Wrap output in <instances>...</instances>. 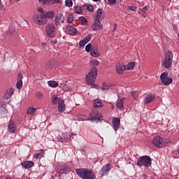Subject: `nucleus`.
Returning a JSON list of instances; mask_svg holds the SVG:
<instances>
[{"label": "nucleus", "instance_id": "f257e3e1", "mask_svg": "<svg viewBox=\"0 0 179 179\" xmlns=\"http://www.w3.org/2000/svg\"><path fill=\"white\" fill-rule=\"evenodd\" d=\"M76 173L80 178L83 179H94L96 178V175L93 170L89 169H76Z\"/></svg>", "mask_w": 179, "mask_h": 179}, {"label": "nucleus", "instance_id": "f03ea898", "mask_svg": "<svg viewBox=\"0 0 179 179\" xmlns=\"http://www.w3.org/2000/svg\"><path fill=\"white\" fill-rule=\"evenodd\" d=\"M137 166L140 167H150L152 166V158L148 155L138 157L137 159Z\"/></svg>", "mask_w": 179, "mask_h": 179}, {"label": "nucleus", "instance_id": "7ed1b4c3", "mask_svg": "<svg viewBox=\"0 0 179 179\" xmlns=\"http://www.w3.org/2000/svg\"><path fill=\"white\" fill-rule=\"evenodd\" d=\"M96 78H97V69L93 67L86 76L85 80L87 85H92L96 82Z\"/></svg>", "mask_w": 179, "mask_h": 179}, {"label": "nucleus", "instance_id": "20e7f679", "mask_svg": "<svg viewBox=\"0 0 179 179\" xmlns=\"http://www.w3.org/2000/svg\"><path fill=\"white\" fill-rule=\"evenodd\" d=\"M173 64V52L169 50L165 54L163 65L165 69H170Z\"/></svg>", "mask_w": 179, "mask_h": 179}, {"label": "nucleus", "instance_id": "39448f33", "mask_svg": "<svg viewBox=\"0 0 179 179\" xmlns=\"http://www.w3.org/2000/svg\"><path fill=\"white\" fill-rule=\"evenodd\" d=\"M170 143V140L162 138L160 136H155L153 138L152 143L157 148H164L167 143Z\"/></svg>", "mask_w": 179, "mask_h": 179}, {"label": "nucleus", "instance_id": "423d86ee", "mask_svg": "<svg viewBox=\"0 0 179 179\" xmlns=\"http://www.w3.org/2000/svg\"><path fill=\"white\" fill-rule=\"evenodd\" d=\"M45 33L48 37L50 38H53L55 37V34H57V28L54 24H48L45 27Z\"/></svg>", "mask_w": 179, "mask_h": 179}, {"label": "nucleus", "instance_id": "0eeeda50", "mask_svg": "<svg viewBox=\"0 0 179 179\" xmlns=\"http://www.w3.org/2000/svg\"><path fill=\"white\" fill-rule=\"evenodd\" d=\"M47 20L45 14H37L34 16V22L36 24H38V26L46 24Z\"/></svg>", "mask_w": 179, "mask_h": 179}, {"label": "nucleus", "instance_id": "6e6552de", "mask_svg": "<svg viewBox=\"0 0 179 179\" xmlns=\"http://www.w3.org/2000/svg\"><path fill=\"white\" fill-rule=\"evenodd\" d=\"M160 79L163 85L165 86H169V85H171V83H173V79L169 77V73L166 72H164L161 74Z\"/></svg>", "mask_w": 179, "mask_h": 179}, {"label": "nucleus", "instance_id": "1a4fd4ad", "mask_svg": "<svg viewBox=\"0 0 179 179\" xmlns=\"http://www.w3.org/2000/svg\"><path fill=\"white\" fill-rule=\"evenodd\" d=\"M110 170H111V165H110V164H105L99 171L100 177H103L106 176V174H108Z\"/></svg>", "mask_w": 179, "mask_h": 179}, {"label": "nucleus", "instance_id": "9d476101", "mask_svg": "<svg viewBox=\"0 0 179 179\" xmlns=\"http://www.w3.org/2000/svg\"><path fill=\"white\" fill-rule=\"evenodd\" d=\"M103 29V24H101V22L97 20H94V22L92 26V30L93 31H99V30H101Z\"/></svg>", "mask_w": 179, "mask_h": 179}, {"label": "nucleus", "instance_id": "9b49d317", "mask_svg": "<svg viewBox=\"0 0 179 179\" xmlns=\"http://www.w3.org/2000/svg\"><path fill=\"white\" fill-rule=\"evenodd\" d=\"M92 118L90 119V121H93V120H95L96 121H101V118H103V115L101 113L97 112V110H92L90 113Z\"/></svg>", "mask_w": 179, "mask_h": 179}, {"label": "nucleus", "instance_id": "f8f14e48", "mask_svg": "<svg viewBox=\"0 0 179 179\" xmlns=\"http://www.w3.org/2000/svg\"><path fill=\"white\" fill-rule=\"evenodd\" d=\"M103 19H104V12H103V9L99 8L96 10V13L94 17V20L101 22Z\"/></svg>", "mask_w": 179, "mask_h": 179}, {"label": "nucleus", "instance_id": "ddd939ff", "mask_svg": "<svg viewBox=\"0 0 179 179\" xmlns=\"http://www.w3.org/2000/svg\"><path fill=\"white\" fill-rule=\"evenodd\" d=\"M113 128L117 132L120 129V125H121V120L120 117H113L112 120Z\"/></svg>", "mask_w": 179, "mask_h": 179}, {"label": "nucleus", "instance_id": "4468645a", "mask_svg": "<svg viewBox=\"0 0 179 179\" xmlns=\"http://www.w3.org/2000/svg\"><path fill=\"white\" fill-rule=\"evenodd\" d=\"M124 103H125V97L119 98L116 103V107L120 111H124Z\"/></svg>", "mask_w": 179, "mask_h": 179}, {"label": "nucleus", "instance_id": "2eb2a0df", "mask_svg": "<svg viewBox=\"0 0 179 179\" xmlns=\"http://www.w3.org/2000/svg\"><path fill=\"white\" fill-rule=\"evenodd\" d=\"M55 171L57 174H64V173H68V167L66 165H59L55 168Z\"/></svg>", "mask_w": 179, "mask_h": 179}, {"label": "nucleus", "instance_id": "dca6fc26", "mask_svg": "<svg viewBox=\"0 0 179 179\" xmlns=\"http://www.w3.org/2000/svg\"><path fill=\"white\" fill-rule=\"evenodd\" d=\"M65 101L62 98L59 97L58 102V111L59 113H64L65 111Z\"/></svg>", "mask_w": 179, "mask_h": 179}, {"label": "nucleus", "instance_id": "f3484780", "mask_svg": "<svg viewBox=\"0 0 179 179\" xmlns=\"http://www.w3.org/2000/svg\"><path fill=\"white\" fill-rule=\"evenodd\" d=\"M116 72L118 75H122L124 73V71H125V66L121 64L120 63H117L115 66Z\"/></svg>", "mask_w": 179, "mask_h": 179}, {"label": "nucleus", "instance_id": "a211bd4d", "mask_svg": "<svg viewBox=\"0 0 179 179\" xmlns=\"http://www.w3.org/2000/svg\"><path fill=\"white\" fill-rule=\"evenodd\" d=\"M13 93H15V89L13 88H10L6 90L5 95L3 96V99L5 100H8L13 96Z\"/></svg>", "mask_w": 179, "mask_h": 179}, {"label": "nucleus", "instance_id": "6ab92c4d", "mask_svg": "<svg viewBox=\"0 0 179 179\" xmlns=\"http://www.w3.org/2000/svg\"><path fill=\"white\" fill-rule=\"evenodd\" d=\"M64 14H59L55 17V24L56 26H59L64 23Z\"/></svg>", "mask_w": 179, "mask_h": 179}, {"label": "nucleus", "instance_id": "aec40b11", "mask_svg": "<svg viewBox=\"0 0 179 179\" xmlns=\"http://www.w3.org/2000/svg\"><path fill=\"white\" fill-rule=\"evenodd\" d=\"M92 34H88L83 41H80L79 43L80 47H85L89 43L90 40H92Z\"/></svg>", "mask_w": 179, "mask_h": 179}, {"label": "nucleus", "instance_id": "412c9836", "mask_svg": "<svg viewBox=\"0 0 179 179\" xmlns=\"http://www.w3.org/2000/svg\"><path fill=\"white\" fill-rule=\"evenodd\" d=\"M8 129L10 134H15V132H16V125L15 124V122L10 120Z\"/></svg>", "mask_w": 179, "mask_h": 179}, {"label": "nucleus", "instance_id": "4be33fe9", "mask_svg": "<svg viewBox=\"0 0 179 179\" xmlns=\"http://www.w3.org/2000/svg\"><path fill=\"white\" fill-rule=\"evenodd\" d=\"M22 166L24 169H31L34 166V162L31 161H26L22 162Z\"/></svg>", "mask_w": 179, "mask_h": 179}, {"label": "nucleus", "instance_id": "5701e85b", "mask_svg": "<svg viewBox=\"0 0 179 179\" xmlns=\"http://www.w3.org/2000/svg\"><path fill=\"white\" fill-rule=\"evenodd\" d=\"M76 29L72 26H68L66 29V33H68V34H71V36L76 34Z\"/></svg>", "mask_w": 179, "mask_h": 179}, {"label": "nucleus", "instance_id": "b1692460", "mask_svg": "<svg viewBox=\"0 0 179 179\" xmlns=\"http://www.w3.org/2000/svg\"><path fill=\"white\" fill-rule=\"evenodd\" d=\"M155 100V96L152 94H148L144 100L145 104H149Z\"/></svg>", "mask_w": 179, "mask_h": 179}, {"label": "nucleus", "instance_id": "393cba45", "mask_svg": "<svg viewBox=\"0 0 179 179\" xmlns=\"http://www.w3.org/2000/svg\"><path fill=\"white\" fill-rule=\"evenodd\" d=\"M103 103H101V101H98L96 99L94 100L93 101V106H94V108H99V107H103Z\"/></svg>", "mask_w": 179, "mask_h": 179}, {"label": "nucleus", "instance_id": "a878e982", "mask_svg": "<svg viewBox=\"0 0 179 179\" xmlns=\"http://www.w3.org/2000/svg\"><path fill=\"white\" fill-rule=\"evenodd\" d=\"M90 55L94 57V58H97V57H100V53L97 51V50L91 49Z\"/></svg>", "mask_w": 179, "mask_h": 179}, {"label": "nucleus", "instance_id": "bb28decb", "mask_svg": "<svg viewBox=\"0 0 179 179\" xmlns=\"http://www.w3.org/2000/svg\"><path fill=\"white\" fill-rule=\"evenodd\" d=\"M36 111H37V109L36 108H29L27 110V114L28 115H34Z\"/></svg>", "mask_w": 179, "mask_h": 179}, {"label": "nucleus", "instance_id": "cd10ccee", "mask_svg": "<svg viewBox=\"0 0 179 179\" xmlns=\"http://www.w3.org/2000/svg\"><path fill=\"white\" fill-rule=\"evenodd\" d=\"M35 97L38 100H43V99H44V94H43L41 92H36L35 94Z\"/></svg>", "mask_w": 179, "mask_h": 179}, {"label": "nucleus", "instance_id": "c85d7f7f", "mask_svg": "<svg viewBox=\"0 0 179 179\" xmlns=\"http://www.w3.org/2000/svg\"><path fill=\"white\" fill-rule=\"evenodd\" d=\"M52 104H58L59 103V97H58L57 95H53L52 97Z\"/></svg>", "mask_w": 179, "mask_h": 179}, {"label": "nucleus", "instance_id": "c756f323", "mask_svg": "<svg viewBox=\"0 0 179 179\" xmlns=\"http://www.w3.org/2000/svg\"><path fill=\"white\" fill-rule=\"evenodd\" d=\"M48 85L50 87H58V82L56 81H48Z\"/></svg>", "mask_w": 179, "mask_h": 179}, {"label": "nucleus", "instance_id": "7c9ffc66", "mask_svg": "<svg viewBox=\"0 0 179 179\" xmlns=\"http://www.w3.org/2000/svg\"><path fill=\"white\" fill-rule=\"evenodd\" d=\"M40 157H44V150H41L39 153L34 155L35 159H39Z\"/></svg>", "mask_w": 179, "mask_h": 179}, {"label": "nucleus", "instance_id": "2f4dec72", "mask_svg": "<svg viewBox=\"0 0 179 179\" xmlns=\"http://www.w3.org/2000/svg\"><path fill=\"white\" fill-rule=\"evenodd\" d=\"M99 64L100 62H99V60L93 59L90 61L91 66H99Z\"/></svg>", "mask_w": 179, "mask_h": 179}, {"label": "nucleus", "instance_id": "473e14b6", "mask_svg": "<svg viewBox=\"0 0 179 179\" xmlns=\"http://www.w3.org/2000/svg\"><path fill=\"white\" fill-rule=\"evenodd\" d=\"M74 12L78 15H82V13H83V10H82V7L80 6H76L74 9Z\"/></svg>", "mask_w": 179, "mask_h": 179}, {"label": "nucleus", "instance_id": "72a5a7b5", "mask_svg": "<svg viewBox=\"0 0 179 179\" xmlns=\"http://www.w3.org/2000/svg\"><path fill=\"white\" fill-rule=\"evenodd\" d=\"M16 87L18 89V90H20L22 87H23V81L22 80H20L16 83Z\"/></svg>", "mask_w": 179, "mask_h": 179}, {"label": "nucleus", "instance_id": "f704fd0d", "mask_svg": "<svg viewBox=\"0 0 179 179\" xmlns=\"http://www.w3.org/2000/svg\"><path fill=\"white\" fill-rule=\"evenodd\" d=\"M134 66H135V63L130 62L127 66H125V69H127V71H129V69H132Z\"/></svg>", "mask_w": 179, "mask_h": 179}, {"label": "nucleus", "instance_id": "c9c22d12", "mask_svg": "<svg viewBox=\"0 0 179 179\" xmlns=\"http://www.w3.org/2000/svg\"><path fill=\"white\" fill-rule=\"evenodd\" d=\"M72 5H73V2L72 0H66L65 1V6H67L68 8L72 7Z\"/></svg>", "mask_w": 179, "mask_h": 179}, {"label": "nucleus", "instance_id": "e433bc0d", "mask_svg": "<svg viewBox=\"0 0 179 179\" xmlns=\"http://www.w3.org/2000/svg\"><path fill=\"white\" fill-rule=\"evenodd\" d=\"M45 17L47 18L51 19L52 17H54V13L53 12H47L46 14H45Z\"/></svg>", "mask_w": 179, "mask_h": 179}, {"label": "nucleus", "instance_id": "4c0bfd02", "mask_svg": "<svg viewBox=\"0 0 179 179\" xmlns=\"http://www.w3.org/2000/svg\"><path fill=\"white\" fill-rule=\"evenodd\" d=\"M108 87H109L108 84H107V83H103V84L102 85L101 89H102V90H103V92H107V91L108 90Z\"/></svg>", "mask_w": 179, "mask_h": 179}, {"label": "nucleus", "instance_id": "58836bf2", "mask_svg": "<svg viewBox=\"0 0 179 179\" xmlns=\"http://www.w3.org/2000/svg\"><path fill=\"white\" fill-rule=\"evenodd\" d=\"M85 51H87V52H90L92 51V43H88L85 46Z\"/></svg>", "mask_w": 179, "mask_h": 179}, {"label": "nucleus", "instance_id": "ea45409f", "mask_svg": "<svg viewBox=\"0 0 179 179\" xmlns=\"http://www.w3.org/2000/svg\"><path fill=\"white\" fill-rule=\"evenodd\" d=\"M131 96L134 100H138V95L137 92H132Z\"/></svg>", "mask_w": 179, "mask_h": 179}, {"label": "nucleus", "instance_id": "a19ab883", "mask_svg": "<svg viewBox=\"0 0 179 179\" xmlns=\"http://www.w3.org/2000/svg\"><path fill=\"white\" fill-rule=\"evenodd\" d=\"M38 1L40 2V3H43V5H48L51 0H38Z\"/></svg>", "mask_w": 179, "mask_h": 179}, {"label": "nucleus", "instance_id": "79ce46f5", "mask_svg": "<svg viewBox=\"0 0 179 179\" xmlns=\"http://www.w3.org/2000/svg\"><path fill=\"white\" fill-rule=\"evenodd\" d=\"M73 22V15H69L67 18V23H72Z\"/></svg>", "mask_w": 179, "mask_h": 179}, {"label": "nucleus", "instance_id": "37998d69", "mask_svg": "<svg viewBox=\"0 0 179 179\" xmlns=\"http://www.w3.org/2000/svg\"><path fill=\"white\" fill-rule=\"evenodd\" d=\"M80 20L82 24H84V26H86V25L87 24V20L86 18H85V17H81V18L80 19Z\"/></svg>", "mask_w": 179, "mask_h": 179}, {"label": "nucleus", "instance_id": "c03bdc74", "mask_svg": "<svg viewBox=\"0 0 179 179\" xmlns=\"http://www.w3.org/2000/svg\"><path fill=\"white\" fill-rule=\"evenodd\" d=\"M87 10H89L90 12H93L94 10V7H93L92 5H89L87 6Z\"/></svg>", "mask_w": 179, "mask_h": 179}, {"label": "nucleus", "instance_id": "a18cd8bd", "mask_svg": "<svg viewBox=\"0 0 179 179\" xmlns=\"http://www.w3.org/2000/svg\"><path fill=\"white\" fill-rule=\"evenodd\" d=\"M108 2L110 5H115L117 3V1L116 0H108Z\"/></svg>", "mask_w": 179, "mask_h": 179}, {"label": "nucleus", "instance_id": "49530a36", "mask_svg": "<svg viewBox=\"0 0 179 179\" xmlns=\"http://www.w3.org/2000/svg\"><path fill=\"white\" fill-rule=\"evenodd\" d=\"M128 9L129 10H133L134 12H136V7L135 6H129Z\"/></svg>", "mask_w": 179, "mask_h": 179}, {"label": "nucleus", "instance_id": "de8ad7c7", "mask_svg": "<svg viewBox=\"0 0 179 179\" xmlns=\"http://www.w3.org/2000/svg\"><path fill=\"white\" fill-rule=\"evenodd\" d=\"M17 79H18V80H22V79H23V74H22V73H18Z\"/></svg>", "mask_w": 179, "mask_h": 179}, {"label": "nucleus", "instance_id": "09e8293b", "mask_svg": "<svg viewBox=\"0 0 179 179\" xmlns=\"http://www.w3.org/2000/svg\"><path fill=\"white\" fill-rule=\"evenodd\" d=\"M52 3H61V0H51Z\"/></svg>", "mask_w": 179, "mask_h": 179}, {"label": "nucleus", "instance_id": "8fccbe9b", "mask_svg": "<svg viewBox=\"0 0 179 179\" xmlns=\"http://www.w3.org/2000/svg\"><path fill=\"white\" fill-rule=\"evenodd\" d=\"M38 13H41V15H45V14H44V11H43V8H38Z\"/></svg>", "mask_w": 179, "mask_h": 179}, {"label": "nucleus", "instance_id": "3c124183", "mask_svg": "<svg viewBox=\"0 0 179 179\" xmlns=\"http://www.w3.org/2000/svg\"><path fill=\"white\" fill-rule=\"evenodd\" d=\"M91 87H92L93 89H97V87H99V85H96L92 84L91 85Z\"/></svg>", "mask_w": 179, "mask_h": 179}, {"label": "nucleus", "instance_id": "603ef678", "mask_svg": "<svg viewBox=\"0 0 179 179\" xmlns=\"http://www.w3.org/2000/svg\"><path fill=\"white\" fill-rule=\"evenodd\" d=\"M0 9L1 10H5V6H3V5L1 4V3H0Z\"/></svg>", "mask_w": 179, "mask_h": 179}, {"label": "nucleus", "instance_id": "864d4df0", "mask_svg": "<svg viewBox=\"0 0 179 179\" xmlns=\"http://www.w3.org/2000/svg\"><path fill=\"white\" fill-rule=\"evenodd\" d=\"M51 43H52V44H57V43H58V41L57 39H54L51 41Z\"/></svg>", "mask_w": 179, "mask_h": 179}, {"label": "nucleus", "instance_id": "5fc2aeb1", "mask_svg": "<svg viewBox=\"0 0 179 179\" xmlns=\"http://www.w3.org/2000/svg\"><path fill=\"white\" fill-rule=\"evenodd\" d=\"M42 46L43 47V48H47V43H43Z\"/></svg>", "mask_w": 179, "mask_h": 179}, {"label": "nucleus", "instance_id": "6e6d98bb", "mask_svg": "<svg viewBox=\"0 0 179 179\" xmlns=\"http://www.w3.org/2000/svg\"><path fill=\"white\" fill-rule=\"evenodd\" d=\"M63 89L66 91L69 90V88H66V85H64Z\"/></svg>", "mask_w": 179, "mask_h": 179}, {"label": "nucleus", "instance_id": "4d7b16f0", "mask_svg": "<svg viewBox=\"0 0 179 179\" xmlns=\"http://www.w3.org/2000/svg\"><path fill=\"white\" fill-rule=\"evenodd\" d=\"M117 30V24H115V27L113 28V31H115Z\"/></svg>", "mask_w": 179, "mask_h": 179}, {"label": "nucleus", "instance_id": "13d9d810", "mask_svg": "<svg viewBox=\"0 0 179 179\" xmlns=\"http://www.w3.org/2000/svg\"><path fill=\"white\" fill-rule=\"evenodd\" d=\"M143 10H148V7H144L143 8Z\"/></svg>", "mask_w": 179, "mask_h": 179}, {"label": "nucleus", "instance_id": "bf43d9fd", "mask_svg": "<svg viewBox=\"0 0 179 179\" xmlns=\"http://www.w3.org/2000/svg\"><path fill=\"white\" fill-rule=\"evenodd\" d=\"M94 1V2H99V1H101V0H92Z\"/></svg>", "mask_w": 179, "mask_h": 179}, {"label": "nucleus", "instance_id": "052dcab7", "mask_svg": "<svg viewBox=\"0 0 179 179\" xmlns=\"http://www.w3.org/2000/svg\"><path fill=\"white\" fill-rule=\"evenodd\" d=\"M65 136H66V134H63V135H62V137H63V138H65Z\"/></svg>", "mask_w": 179, "mask_h": 179}, {"label": "nucleus", "instance_id": "680f3d73", "mask_svg": "<svg viewBox=\"0 0 179 179\" xmlns=\"http://www.w3.org/2000/svg\"><path fill=\"white\" fill-rule=\"evenodd\" d=\"M143 179H148V176H145Z\"/></svg>", "mask_w": 179, "mask_h": 179}, {"label": "nucleus", "instance_id": "e2e57ef3", "mask_svg": "<svg viewBox=\"0 0 179 179\" xmlns=\"http://www.w3.org/2000/svg\"><path fill=\"white\" fill-rule=\"evenodd\" d=\"M83 120H89V119H87V118H86V117H84Z\"/></svg>", "mask_w": 179, "mask_h": 179}, {"label": "nucleus", "instance_id": "0e129e2a", "mask_svg": "<svg viewBox=\"0 0 179 179\" xmlns=\"http://www.w3.org/2000/svg\"><path fill=\"white\" fill-rule=\"evenodd\" d=\"M5 179H12V178H6Z\"/></svg>", "mask_w": 179, "mask_h": 179}, {"label": "nucleus", "instance_id": "69168bd1", "mask_svg": "<svg viewBox=\"0 0 179 179\" xmlns=\"http://www.w3.org/2000/svg\"><path fill=\"white\" fill-rule=\"evenodd\" d=\"M19 1H20V0H17V2H19Z\"/></svg>", "mask_w": 179, "mask_h": 179}, {"label": "nucleus", "instance_id": "338daca9", "mask_svg": "<svg viewBox=\"0 0 179 179\" xmlns=\"http://www.w3.org/2000/svg\"><path fill=\"white\" fill-rule=\"evenodd\" d=\"M0 3H1V0H0Z\"/></svg>", "mask_w": 179, "mask_h": 179}]
</instances>
